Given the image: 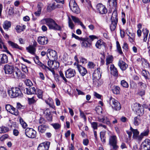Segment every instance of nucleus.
I'll use <instances>...</instances> for the list:
<instances>
[{
    "label": "nucleus",
    "instance_id": "1",
    "mask_svg": "<svg viewBox=\"0 0 150 150\" xmlns=\"http://www.w3.org/2000/svg\"><path fill=\"white\" fill-rule=\"evenodd\" d=\"M41 24H46L49 29L54 30H62V27L58 25L52 19L50 18H44L40 21Z\"/></svg>",
    "mask_w": 150,
    "mask_h": 150
},
{
    "label": "nucleus",
    "instance_id": "2",
    "mask_svg": "<svg viewBox=\"0 0 150 150\" xmlns=\"http://www.w3.org/2000/svg\"><path fill=\"white\" fill-rule=\"evenodd\" d=\"M9 95L12 98L22 97L23 94L20 88L18 87H13L8 91Z\"/></svg>",
    "mask_w": 150,
    "mask_h": 150
},
{
    "label": "nucleus",
    "instance_id": "3",
    "mask_svg": "<svg viewBox=\"0 0 150 150\" xmlns=\"http://www.w3.org/2000/svg\"><path fill=\"white\" fill-rule=\"evenodd\" d=\"M111 21V23L110 25V28L111 31H114L116 28L118 22L117 14V11L115 10L113 12Z\"/></svg>",
    "mask_w": 150,
    "mask_h": 150
},
{
    "label": "nucleus",
    "instance_id": "4",
    "mask_svg": "<svg viewBox=\"0 0 150 150\" xmlns=\"http://www.w3.org/2000/svg\"><path fill=\"white\" fill-rule=\"evenodd\" d=\"M117 138L116 136L114 135L110 136L109 138V143L110 147H112L113 149L111 150H117L118 148L117 145Z\"/></svg>",
    "mask_w": 150,
    "mask_h": 150
},
{
    "label": "nucleus",
    "instance_id": "5",
    "mask_svg": "<svg viewBox=\"0 0 150 150\" xmlns=\"http://www.w3.org/2000/svg\"><path fill=\"white\" fill-rule=\"evenodd\" d=\"M100 68H98L95 69L93 74V83L97 86H99L98 82L101 76Z\"/></svg>",
    "mask_w": 150,
    "mask_h": 150
},
{
    "label": "nucleus",
    "instance_id": "6",
    "mask_svg": "<svg viewBox=\"0 0 150 150\" xmlns=\"http://www.w3.org/2000/svg\"><path fill=\"white\" fill-rule=\"evenodd\" d=\"M109 102L110 105L112 108L116 110H119L121 107L120 103L115 98L110 97L109 99Z\"/></svg>",
    "mask_w": 150,
    "mask_h": 150
},
{
    "label": "nucleus",
    "instance_id": "7",
    "mask_svg": "<svg viewBox=\"0 0 150 150\" xmlns=\"http://www.w3.org/2000/svg\"><path fill=\"white\" fill-rule=\"evenodd\" d=\"M10 76L13 78L19 79L21 77L23 78L25 77V76L22 73L21 70L18 68H16L13 73Z\"/></svg>",
    "mask_w": 150,
    "mask_h": 150
},
{
    "label": "nucleus",
    "instance_id": "8",
    "mask_svg": "<svg viewBox=\"0 0 150 150\" xmlns=\"http://www.w3.org/2000/svg\"><path fill=\"white\" fill-rule=\"evenodd\" d=\"M47 56L49 59L52 60H54L57 58V52L55 50L50 49L47 50Z\"/></svg>",
    "mask_w": 150,
    "mask_h": 150
},
{
    "label": "nucleus",
    "instance_id": "9",
    "mask_svg": "<svg viewBox=\"0 0 150 150\" xmlns=\"http://www.w3.org/2000/svg\"><path fill=\"white\" fill-rule=\"evenodd\" d=\"M69 6L71 10L73 12L76 13H78L80 12V9L74 1H70L69 3Z\"/></svg>",
    "mask_w": 150,
    "mask_h": 150
},
{
    "label": "nucleus",
    "instance_id": "10",
    "mask_svg": "<svg viewBox=\"0 0 150 150\" xmlns=\"http://www.w3.org/2000/svg\"><path fill=\"white\" fill-rule=\"evenodd\" d=\"M26 136L29 138H34L36 136V132L31 128H27L25 130Z\"/></svg>",
    "mask_w": 150,
    "mask_h": 150
},
{
    "label": "nucleus",
    "instance_id": "11",
    "mask_svg": "<svg viewBox=\"0 0 150 150\" xmlns=\"http://www.w3.org/2000/svg\"><path fill=\"white\" fill-rule=\"evenodd\" d=\"M5 108L7 111L11 114L14 115L16 116L18 115V110L10 105H6L5 106Z\"/></svg>",
    "mask_w": 150,
    "mask_h": 150
},
{
    "label": "nucleus",
    "instance_id": "12",
    "mask_svg": "<svg viewBox=\"0 0 150 150\" xmlns=\"http://www.w3.org/2000/svg\"><path fill=\"white\" fill-rule=\"evenodd\" d=\"M141 150H150V140L146 139L141 145Z\"/></svg>",
    "mask_w": 150,
    "mask_h": 150
},
{
    "label": "nucleus",
    "instance_id": "13",
    "mask_svg": "<svg viewBox=\"0 0 150 150\" xmlns=\"http://www.w3.org/2000/svg\"><path fill=\"white\" fill-rule=\"evenodd\" d=\"M65 76L67 78L70 79L74 77L76 74V72L74 69L69 68L65 72Z\"/></svg>",
    "mask_w": 150,
    "mask_h": 150
},
{
    "label": "nucleus",
    "instance_id": "14",
    "mask_svg": "<svg viewBox=\"0 0 150 150\" xmlns=\"http://www.w3.org/2000/svg\"><path fill=\"white\" fill-rule=\"evenodd\" d=\"M50 142H47L40 144L38 147V150H48Z\"/></svg>",
    "mask_w": 150,
    "mask_h": 150
},
{
    "label": "nucleus",
    "instance_id": "15",
    "mask_svg": "<svg viewBox=\"0 0 150 150\" xmlns=\"http://www.w3.org/2000/svg\"><path fill=\"white\" fill-rule=\"evenodd\" d=\"M4 69L6 74L11 75L14 71L15 69L13 66L6 64L4 66Z\"/></svg>",
    "mask_w": 150,
    "mask_h": 150
},
{
    "label": "nucleus",
    "instance_id": "16",
    "mask_svg": "<svg viewBox=\"0 0 150 150\" xmlns=\"http://www.w3.org/2000/svg\"><path fill=\"white\" fill-rule=\"evenodd\" d=\"M97 8L100 13L105 14L107 12V9L105 6L102 4H98L97 6Z\"/></svg>",
    "mask_w": 150,
    "mask_h": 150
},
{
    "label": "nucleus",
    "instance_id": "17",
    "mask_svg": "<svg viewBox=\"0 0 150 150\" xmlns=\"http://www.w3.org/2000/svg\"><path fill=\"white\" fill-rule=\"evenodd\" d=\"M38 42L40 45H45L47 43L48 41L46 37L40 36L38 38Z\"/></svg>",
    "mask_w": 150,
    "mask_h": 150
},
{
    "label": "nucleus",
    "instance_id": "18",
    "mask_svg": "<svg viewBox=\"0 0 150 150\" xmlns=\"http://www.w3.org/2000/svg\"><path fill=\"white\" fill-rule=\"evenodd\" d=\"M110 69L111 74L114 76L117 77L118 76V71L117 69L113 64L110 65Z\"/></svg>",
    "mask_w": 150,
    "mask_h": 150
},
{
    "label": "nucleus",
    "instance_id": "19",
    "mask_svg": "<svg viewBox=\"0 0 150 150\" xmlns=\"http://www.w3.org/2000/svg\"><path fill=\"white\" fill-rule=\"evenodd\" d=\"M8 62V58L7 56L5 54L0 55V65L2 64L7 63Z\"/></svg>",
    "mask_w": 150,
    "mask_h": 150
},
{
    "label": "nucleus",
    "instance_id": "20",
    "mask_svg": "<svg viewBox=\"0 0 150 150\" xmlns=\"http://www.w3.org/2000/svg\"><path fill=\"white\" fill-rule=\"evenodd\" d=\"M118 65L122 71L125 70L128 67V65L122 60H120L118 62Z\"/></svg>",
    "mask_w": 150,
    "mask_h": 150
},
{
    "label": "nucleus",
    "instance_id": "21",
    "mask_svg": "<svg viewBox=\"0 0 150 150\" xmlns=\"http://www.w3.org/2000/svg\"><path fill=\"white\" fill-rule=\"evenodd\" d=\"M78 69L80 73L83 76H84L87 73L86 69L81 66H78Z\"/></svg>",
    "mask_w": 150,
    "mask_h": 150
},
{
    "label": "nucleus",
    "instance_id": "22",
    "mask_svg": "<svg viewBox=\"0 0 150 150\" xmlns=\"http://www.w3.org/2000/svg\"><path fill=\"white\" fill-rule=\"evenodd\" d=\"M48 128V126L46 125H40L38 127V129L39 132L42 133L45 132L46 130Z\"/></svg>",
    "mask_w": 150,
    "mask_h": 150
},
{
    "label": "nucleus",
    "instance_id": "23",
    "mask_svg": "<svg viewBox=\"0 0 150 150\" xmlns=\"http://www.w3.org/2000/svg\"><path fill=\"white\" fill-rule=\"evenodd\" d=\"M8 44L11 46L13 48L18 49L19 50H21L23 49V48L22 47L19 46L16 43H14L11 41H8Z\"/></svg>",
    "mask_w": 150,
    "mask_h": 150
},
{
    "label": "nucleus",
    "instance_id": "24",
    "mask_svg": "<svg viewBox=\"0 0 150 150\" xmlns=\"http://www.w3.org/2000/svg\"><path fill=\"white\" fill-rule=\"evenodd\" d=\"M105 43L101 40H100L97 41L95 46L98 49H101L102 47H105Z\"/></svg>",
    "mask_w": 150,
    "mask_h": 150
},
{
    "label": "nucleus",
    "instance_id": "25",
    "mask_svg": "<svg viewBox=\"0 0 150 150\" xmlns=\"http://www.w3.org/2000/svg\"><path fill=\"white\" fill-rule=\"evenodd\" d=\"M26 49L27 51L32 55L35 54L36 51L35 48L32 45H29L26 47Z\"/></svg>",
    "mask_w": 150,
    "mask_h": 150
},
{
    "label": "nucleus",
    "instance_id": "26",
    "mask_svg": "<svg viewBox=\"0 0 150 150\" xmlns=\"http://www.w3.org/2000/svg\"><path fill=\"white\" fill-rule=\"evenodd\" d=\"M113 93L116 94H119L120 93V88L117 86H114L112 89Z\"/></svg>",
    "mask_w": 150,
    "mask_h": 150
},
{
    "label": "nucleus",
    "instance_id": "27",
    "mask_svg": "<svg viewBox=\"0 0 150 150\" xmlns=\"http://www.w3.org/2000/svg\"><path fill=\"white\" fill-rule=\"evenodd\" d=\"M127 35L129 37V41L131 42H134L135 40V35L133 33L129 32L127 33Z\"/></svg>",
    "mask_w": 150,
    "mask_h": 150
},
{
    "label": "nucleus",
    "instance_id": "28",
    "mask_svg": "<svg viewBox=\"0 0 150 150\" xmlns=\"http://www.w3.org/2000/svg\"><path fill=\"white\" fill-rule=\"evenodd\" d=\"M143 33L144 36L143 40L144 42H146L147 39L149 31L146 28L144 29H143Z\"/></svg>",
    "mask_w": 150,
    "mask_h": 150
},
{
    "label": "nucleus",
    "instance_id": "29",
    "mask_svg": "<svg viewBox=\"0 0 150 150\" xmlns=\"http://www.w3.org/2000/svg\"><path fill=\"white\" fill-rule=\"evenodd\" d=\"M11 23L10 22L6 21L4 22L3 24V27L4 29L8 30L11 26Z\"/></svg>",
    "mask_w": 150,
    "mask_h": 150
},
{
    "label": "nucleus",
    "instance_id": "30",
    "mask_svg": "<svg viewBox=\"0 0 150 150\" xmlns=\"http://www.w3.org/2000/svg\"><path fill=\"white\" fill-rule=\"evenodd\" d=\"M26 26L23 25L22 26L18 25L16 26V29L18 33H20L24 31L25 28Z\"/></svg>",
    "mask_w": 150,
    "mask_h": 150
},
{
    "label": "nucleus",
    "instance_id": "31",
    "mask_svg": "<svg viewBox=\"0 0 150 150\" xmlns=\"http://www.w3.org/2000/svg\"><path fill=\"white\" fill-rule=\"evenodd\" d=\"M83 40H81L82 41L81 45L82 47H88L89 44V42H88V39L87 38H83Z\"/></svg>",
    "mask_w": 150,
    "mask_h": 150
},
{
    "label": "nucleus",
    "instance_id": "32",
    "mask_svg": "<svg viewBox=\"0 0 150 150\" xmlns=\"http://www.w3.org/2000/svg\"><path fill=\"white\" fill-rule=\"evenodd\" d=\"M141 120L139 116H138L134 118L133 121V123L135 126H138Z\"/></svg>",
    "mask_w": 150,
    "mask_h": 150
},
{
    "label": "nucleus",
    "instance_id": "33",
    "mask_svg": "<svg viewBox=\"0 0 150 150\" xmlns=\"http://www.w3.org/2000/svg\"><path fill=\"white\" fill-rule=\"evenodd\" d=\"M43 92L41 90L37 89L35 93L37 95L38 97L40 99H42Z\"/></svg>",
    "mask_w": 150,
    "mask_h": 150
},
{
    "label": "nucleus",
    "instance_id": "34",
    "mask_svg": "<svg viewBox=\"0 0 150 150\" xmlns=\"http://www.w3.org/2000/svg\"><path fill=\"white\" fill-rule=\"evenodd\" d=\"M28 103L30 105L35 103L37 100L34 96H33L31 98H28Z\"/></svg>",
    "mask_w": 150,
    "mask_h": 150
},
{
    "label": "nucleus",
    "instance_id": "35",
    "mask_svg": "<svg viewBox=\"0 0 150 150\" xmlns=\"http://www.w3.org/2000/svg\"><path fill=\"white\" fill-rule=\"evenodd\" d=\"M130 129L132 131L133 134L132 137L133 138L137 135L139 134V132L138 131L137 129H133L131 126H130Z\"/></svg>",
    "mask_w": 150,
    "mask_h": 150
},
{
    "label": "nucleus",
    "instance_id": "36",
    "mask_svg": "<svg viewBox=\"0 0 150 150\" xmlns=\"http://www.w3.org/2000/svg\"><path fill=\"white\" fill-rule=\"evenodd\" d=\"M19 120L23 128L24 129L26 128L27 126V125L21 117L19 118Z\"/></svg>",
    "mask_w": 150,
    "mask_h": 150
},
{
    "label": "nucleus",
    "instance_id": "37",
    "mask_svg": "<svg viewBox=\"0 0 150 150\" xmlns=\"http://www.w3.org/2000/svg\"><path fill=\"white\" fill-rule=\"evenodd\" d=\"M139 110L138 111H137V112L138 113L139 115H142L144 111V109L143 106L140 104V107L139 108Z\"/></svg>",
    "mask_w": 150,
    "mask_h": 150
},
{
    "label": "nucleus",
    "instance_id": "38",
    "mask_svg": "<svg viewBox=\"0 0 150 150\" xmlns=\"http://www.w3.org/2000/svg\"><path fill=\"white\" fill-rule=\"evenodd\" d=\"M100 137L101 142L103 143L105 142V134L103 132H101L100 133Z\"/></svg>",
    "mask_w": 150,
    "mask_h": 150
},
{
    "label": "nucleus",
    "instance_id": "39",
    "mask_svg": "<svg viewBox=\"0 0 150 150\" xmlns=\"http://www.w3.org/2000/svg\"><path fill=\"white\" fill-rule=\"evenodd\" d=\"M113 57L112 56H109L106 58V64L108 65L109 64L112 63L113 61Z\"/></svg>",
    "mask_w": 150,
    "mask_h": 150
},
{
    "label": "nucleus",
    "instance_id": "40",
    "mask_svg": "<svg viewBox=\"0 0 150 150\" xmlns=\"http://www.w3.org/2000/svg\"><path fill=\"white\" fill-rule=\"evenodd\" d=\"M9 130V129L7 127L4 126L0 127V133H4L7 132Z\"/></svg>",
    "mask_w": 150,
    "mask_h": 150
},
{
    "label": "nucleus",
    "instance_id": "41",
    "mask_svg": "<svg viewBox=\"0 0 150 150\" xmlns=\"http://www.w3.org/2000/svg\"><path fill=\"white\" fill-rule=\"evenodd\" d=\"M116 0H108V2L110 5H112L115 7H116L117 5Z\"/></svg>",
    "mask_w": 150,
    "mask_h": 150
},
{
    "label": "nucleus",
    "instance_id": "42",
    "mask_svg": "<svg viewBox=\"0 0 150 150\" xmlns=\"http://www.w3.org/2000/svg\"><path fill=\"white\" fill-rule=\"evenodd\" d=\"M121 85L123 87L127 88L129 87L128 83L125 80H122L121 81Z\"/></svg>",
    "mask_w": 150,
    "mask_h": 150
},
{
    "label": "nucleus",
    "instance_id": "43",
    "mask_svg": "<svg viewBox=\"0 0 150 150\" xmlns=\"http://www.w3.org/2000/svg\"><path fill=\"white\" fill-rule=\"evenodd\" d=\"M68 19V24L69 27V28H71V29H73L74 28V25L70 18L69 17Z\"/></svg>",
    "mask_w": 150,
    "mask_h": 150
},
{
    "label": "nucleus",
    "instance_id": "44",
    "mask_svg": "<svg viewBox=\"0 0 150 150\" xmlns=\"http://www.w3.org/2000/svg\"><path fill=\"white\" fill-rule=\"evenodd\" d=\"M52 67L53 68L57 69L59 67V63L56 61H52Z\"/></svg>",
    "mask_w": 150,
    "mask_h": 150
},
{
    "label": "nucleus",
    "instance_id": "45",
    "mask_svg": "<svg viewBox=\"0 0 150 150\" xmlns=\"http://www.w3.org/2000/svg\"><path fill=\"white\" fill-rule=\"evenodd\" d=\"M71 18L72 20L75 23H78L79 24V23L81 22L78 18H77L75 16H71Z\"/></svg>",
    "mask_w": 150,
    "mask_h": 150
},
{
    "label": "nucleus",
    "instance_id": "46",
    "mask_svg": "<svg viewBox=\"0 0 150 150\" xmlns=\"http://www.w3.org/2000/svg\"><path fill=\"white\" fill-rule=\"evenodd\" d=\"M45 102L47 104H48L50 107L53 108V101L52 99H48V100L45 101Z\"/></svg>",
    "mask_w": 150,
    "mask_h": 150
},
{
    "label": "nucleus",
    "instance_id": "47",
    "mask_svg": "<svg viewBox=\"0 0 150 150\" xmlns=\"http://www.w3.org/2000/svg\"><path fill=\"white\" fill-rule=\"evenodd\" d=\"M55 129H57L60 128L61 126V125L58 123H52L51 125Z\"/></svg>",
    "mask_w": 150,
    "mask_h": 150
},
{
    "label": "nucleus",
    "instance_id": "48",
    "mask_svg": "<svg viewBox=\"0 0 150 150\" xmlns=\"http://www.w3.org/2000/svg\"><path fill=\"white\" fill-rule=\"evenodd\" d=\"M92 127L94 129H97L98 128V124L96 122H93L91 123Z\"/></svg>",
    "mask_w": 150,
    "mask_h": 150
},
{
    "label": "nucleus",
    "instance_id": "49",
    "mask_svg": "<svg viewBox=\"0 0 150 150\" xmlns=\"http://www.w3.org/2000/svg\"><path fill=\"white\" fill-rule=\"evenodd\" d=\"M36 63L40 67H41L43 69H46V67H47V66L43 64H42L38 60H37V62Z\"/></svg>",
    "mask_w": 150,
    "mask_h": 150
},
{
    "label": "nucleus",
    "instance_id": "50",
    "mask_svg": "<svg viewBox=\"0 0 150 150\" xmlns=\"http://www.w3.org/2000/svg\"><path fill=\"white\" fill-rule=\"evenodd\" d=\"M140 104L138 103H135L134 105L133 110H134L136 112L137 111H138L139 110V108L140 107Z\"/></svg>",
    "mask_w": 150,
    "mask_h": 150
},
{
    "label": "nucleus",
    "instance_id": "51",
    "mask_svg": "<svg viewBox=\"0 0 150 150\" xmlns=\"http://www.w3.org/2000/svg\"><path fill=\"white\" fill-rule=\"evenodd\" d=\"M22 70L24 72L26 73L28 72V69L27 67L25 65L22 64L21 65Z\"/></svg>",
    "mask_w": 150,
    "mask_h": 150
},
{
    "label": "nucleus",
    "instance_id": "52",
    "mask_svg": "<svg viewBox=\"0 0 150 150\" xmlns=\"http://www.w3.org/2000/svg\"><path fill=\"white\" fill-rule=\"evenodd\" d=\"M138 85L141 88H145L146 87V85L142 82H139Z\"/></svg>",
    "mask_w": 150,
    "mask_h": 150
},
{
    "label": "nucleus",
    "instance_id": "53",
    "mask_svg": "<svg viewBox=\"0 0 150 150\" xmlns=\"http://www.w3.org/2000/svg\"><path fill=\"white\" fill-rule=\"evenodd\" d=\"M59 73L60 76L62 78L63 80L65 81V82H67V80L66 78L64 77V74L62 71H59Z\"/></svg>",
    "mask_w": 150,
    "mask_h": 150
},
{
    "label": "nucleus",
    "instance_id": "54",
    "mask_svg": "<svg viewBox=\"0 0 150 150\" xmlns=\"http://www.w3.org/2000/svg\"><path fill=\"white\" fill-rule=\"evenodd\" d=\"M133 139L137 141H140L142 139L143 137L140 134V135H137V136L134 138Z\"/></svg>",
    "mask_w": 150,
    "mask_h": 150
},
{
    "label": "nucleus",
    "instance_id": "55",
    "mask_svg": "<svg viewBox=\"0 0 150 150\" xmlns=\"http://www.w3.org/2000/svg\"><path fill=\"white\" fill-rule=\"evenodd\" d=\"M25 83L27 86H31L33 85V84L31 81L28 79H26L25 81Z\"/></svg>",
    "mask_w": 150,
    "mask_h": 150
},
{
    "label": "nucleus",
    "instance_id": "56",
    "mask_svg": "<svg viewBox=\"0 0 150 150\" xmlns=\"http://www.w3.org/2000/svg\"><path fill=\"white\" fill-rule=\"evenodd\" d=\"M79 111L80 112V116L81 118H83L85 121H86V118L84 113L81 110H80Z\"/></svg>",
    "mask_w": 150,
    "mask_h": 150
},
{
    "label": "nucleus",
    "instance_id": "57",
    "mask_svg": "<svg viewBox=\"0 0 150 150\" xmlns=\"http://www.w3.org/2000/svg\"><path fill=\"white\" fill-rule=\"evenodd\" d=\"M149 132V130L148 129H147L146 131H144L141 133V134L143 138L144 136H146L148 135Z\"/></svg>",
    "mask_w": 150,
    "mask_h": 150
},
{
    "label": "nucleus",
    "instance_id": "58",
    "mask_svg": "<svg viewBox=\"0 0 150 150\" xmlns=\"http://www.w3.org/2000/svg\"><path fill=\"white\" fill-rule=\"evenodd\" d=\"M62 6V5H60L57 4L56 5V4L54 3L51 6V8L52 9H54L56 8H60Z\"/></svg>",
    "mask_w": 150,
    "mask_h": 150
},
{
    "label": "nucleus",
    "instance_id": "59",
    "mask_svg": "<svg viewBox=\"0 0 150 150\" xmlns=\"http://www.w3.org/2000/svg\"><path fill=\"white\" fill-rule=\"evenodd\" d=\"M149 74V72L145 70H143L142 71V74L146 79L148 78V74Z\"/></svg>",
    "mask_w": 150,
    "mask_h": 150
},
{
    "label": "nucleus",
    "instance_id": "60",
    "mask_svg": "<svg viewBox=\"0 0 150 150\" xmlns=\"http://www.w3.org/2000/svg\"><path fill=\"white\" fill-rule=\"evenodd\" d=\"M88 66L89 68L92 69L94 67L95 65L93 62H89L88 64Z\"/></svg>",
    "mask_w": 150,
    "mask_h": 150
},
{
    "label": "nucleus",
    "instance_id": "61",
    "mask_svg": "<svg viewBox=\"0 0 150 150\" xmlns=\"http://www.w3.org/2000/svg\"><path fill=\"white\" fill-rule=\"evenodd\" d=\"M25 93L28 95H31L32 94V92L31 91V90L30 89V88H25L24 90Z\"/></svg>",
    "mask_w": 150,
    "mask_h": 150
},
{
    "label": "nucleus",
    "instance_id": "62",
    "mask_svg": "<svg viewBox=\"0 0 150 150\" xmlns=\"http://www.w3.org/2000/svg\"><path fill=\"white\" fill-rule=\"evenodd\" d=\"M104 118L105 119V123L107 125H108L109 126H111V123L108 119V118L107 117H104Z\"/></svg>",
    "mask_w": 150,
    "mask_h": 150
},
{
    "label": "nucleus",
    "instance_id": "63",
    "mask_svg": "<svg viewBox=\"0 0 150 150\" xmlns=\"http://www.w3.org/2000/svg\"><path fill=\"white\" fill-rule=\"evenodd\" d=\"M80 62L82 63V64H86L87 63V60L83 57H80Z\"/></svg>",
    "mask_w": 150,
    "mask_h": 150
},
{
    "label": "nucleus",
    "instance_id": "64",
    "mask_svg": "<svg viewBox=\"0 0 150 150\" xmlns=\"http://www.w3.org/2000/svg\"><path fill=\"white\" fill-rule=\"evenodd\" d=\"M72 37L78 40H83L82 38L79 37V36L76 35L74 33H72Z\"/></svg>",
    "mask_w": 150,
    "mask_h": 150
}]
</instances>
